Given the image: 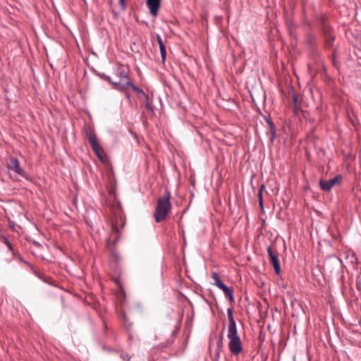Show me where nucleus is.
<instances>
[{
	"label": "nucleus",
	"instance_id": "1",
	"mask_svg": "<svg viewBox=\"0 0 361 361\" xmlns=\"http://www.w3.org/2000/svg\"><path fill=\"white\" fill-rule=\"evenodd\" d=\"M113 198L109 204V209L111 213V234L106 241L109 249L111 251L115 259L118 258L117 254L113 250V245L119 240L121 229L125 225V218L123 214L121 202L116 199L113 190L110 192Z\"/></svg>",
	"mask_w": 361,
	"mask_h": 361
},
{
	"label": "nucleus",
	"instance_id": "2",
	"mask_svg": "<svg viewBox=\"0 0 361 361\" xmlns=\"http://www.w3.org/2000/svg\"><path fill=\"white\" fill-rule=\"evenodd\" d=\"M170 198V192H167L164 197L158 199L154 213V217L157 223L164 221L169 215L171 209Z\"/></svg>",
	"mask_w": 361,
	"mask_h": 361
},
{
	"label": "nucleus",
	"instance_id": "3",
	"mask_svg": "<svg viewBox=\"0 0 361 361\" xmlns=\"http://www.w3.org/2000/svg\"><path fill=\"white\" fill-rule=\"evenodd\" d=\"M228 349L231 355L238 356L243 351V343L238 335L237 329L228 330Z\"/></svg>",
	"mask_w": 361,
	"mask_h": 361
},
{
	"label": "nucleus",
	"instance_id": "4",
	"mask_svg": "<svg viewBox=\"0 0 361 361\" xmlns=\"http://www.w3.org/2000/svg\"><path fill=\"white\" fill-rule=\"evenodd\" d=\"M92 149L106 170L111 169L110 161L97 138L92 133Z\"/></svg>",
	"mask_w": 361,
	"mask_h": 361
},
{
	"label": "nucleus",
	"instance_id": "5",
	"mask_svg": "<svg viewBox=\"0 0 361 361\" xmlns=\"http://www.w3.org/2000/svg\"><path fill=\"white\" fill-rule=\"evenodd\" d=\"M116 75L118 77L116 80H111L110 77H106V79L115 88L123 90L126 88V85L129 82L127 71L123 66H120L116 68Z\"/></svg>",
	"mask_w": 361,
	"mask_h": 361
},
{
	"label": "nucleus",
	"instance_id": "6",
	"mask_svg": "<svg viewBox=\"0 0 361 361\" xmlns=\"http://www.w3.org/2000/svg\"><path fill=\"white\" fill-rule=\"evenodd\" d=\"M8 169L23 178L28 180V175L25 171L20 166V161L16 157H11L8 163Z\"/></svg>",
	"mask_w": 361,
	"mask_h": 361
},
{
	"label": "nucleus",
	"instance_id": "7",
	"mask_svg": "<svg viewBox=\"0 0 361 361\" xmlns=\"http://www.w3.org/2000/svg\"><path fill=\"white\" fill-rule=\"evenodd\" d=\"M341 180H342V176L341 175H338V176H335L334 178H333L330 180H321L319 182V185H320L321 188L324 191L329 192L331 190V188L335 185H339L341 183Z\"/></svg>",
	"mask_w": 361,
	"mask_h": 361
},
{
	"label": "nucleus",
	"instance_id": "8",
	"mask_svg": "<svg viewBox=\"0 0 361 361\" xmlns=\"http://www.w3.org/2000/svg\"><path fill=\"white\" fill-rule=\"evenodd\" d=\"M146 4L151 16L156 18L161 7V0H146Z\"/></svg>",
	"mask_w": 361,
	"mask_h": 361
},
{
	"label": "nucleus",
	"instance_id": "9",
	"mask_svg": "<svg viewBox=\"0 0 361 361\" xmlns=\"http://www.w3.org/2000/svg\"><path fill=\"white\" fill-rule=\"evenodd\" d=\"M268 255L270 259L271 263L272 264L275 272L279 274L281 271L280 262L277 255L271 247L267 248Z\"/></svg>",
	"mask_w": 361,
	"mask_h": 361
},
{
	"label": "nucleus",
	"instance_id": "10",
	"mask_svg": "<svg viewBox=\"0 0 361 361\" xmlns=\"http://www.w3.org/2000/svg\"><path fill=\"white\" fill-rule=\"evenodd\" d=\"M157 41L159 46L162 61L164 62L166 60V51L165 46L163 43V41L161 39V37L159 35H157Z\"/></svg>",
	"mask_w": 361,
	"mask_h": 361
},
{
	"label": "nucleus",
	"instance_id": "11",
	"mask_svg": "<svg viewBox=\"0 0 361 361\" xmlns=\"http://www.w3.org/2000/svg\"><path fill=\"white\" fill-rule=\"evenodd\" d=\"M228 319V330L237 329V326L235 322L233 317V311L231 309L227 310Z\"/></svg>",
	"mask_w": 361,
	"mask_h": 361
},
{
	"label": "nucleus",
	"instance_id": "12",
	"mask_svg": "<svg viewBox=\"0 0 361 361\" xmlns=\"http://www.w3.org/2000/svg\"><path fill=\"white\" fill-rule=\"evenodd\" d=\"M212 279L214 281V285L216 286L219 289H221L224 285H225L224 282L219 279L216 273H213Z\"/></svg>",
	"mask_w": 361,
	"mask_h": 361
},
{
	"label": "nucleus",
	"instance_id": "13",
	"mask_svg": "<svg viewBox=\"0 0 361 361\" xmlns=\"http://www.w3.org/2000/svg\"><path fill=\"white\" fill-rule=\"evenodd\" d=\"M222 340H223V336H221V338L217 341L216 351L221 352L223 350L224 344H223Z\"/></svg>",
	"mask_w": 361,
	"mask_h": 361
},
{
	"label": "nucleus",
	"instance_id": "14",
	"mask_svg": "<svg viewBox=\"0 0 361 361\" xmlns=\"http://www.w3.org/2000/svg\"><path fill=\"white\" fill-rule=\"evenodd\" d=\"M127 87H130L133 90L136 91L137 92L142 93L144 94V92L142 90L137 87L136 86H135L132 82H130V81L128 82V83L126 84V88Z\"/></svg>",
	"mask_w": 361,
	"mask_h": 361
},
{
	"label": "nucleus",
	"instance_id": "15",
	"mask_svg": "<svg viewBox=\"0 0 361 361\" xmlns=\"http://www.w3.org/2000/svg\"><path fill=\"white\" fill-rule=\"evenodd\" d=\"M226 297L228 298L231 302L234 301L233 295V290L231 288H229L227 292H224Z\"/></svg>",
	"mask_w": 361,
	"mask_h": 361
},
{
	"label": "nucleus",
	"instance_id": "16",
	"mask_svg": "<svg viewBox=\"0 0 361 361\" xmlns=\"http://www.w3.org/2000/svg\"><path fill=\"white\" fill-rule=\"evenodd\" d=\"M35 275H36L38 278H39L41 280L44 281V282L48 283H50V282H49V281L47 279V277H45L43 274H40L39 272H38V271H35Z\"/></svg>",
	"mask_w": 361,
	"mask_h": 361
},
{
	"label": "nucleus",
	"instance_id": "17",
	"mask_svg": "<svg viewBox=\"0 0 361 361\" xmlns=\"http://www.w3.org/2000/svg\"><path fill=\"white\" fill-rule=\"evenodd\" d=\"M3 243L8 247L10 251L13 250L12 244L8 241V240L6 237L3 238Z\"/></svg>",
	"mask_w": 361,
	"mask_h": 361
},
{
	"label": "nucleus",
	"instance_id": "18",
	"mask_svg": "<svg viewBox=\"0 0 361 361\" xmlns=\"http://www.w3.org/2000/svg\"><path fill=\"white\" fill-rule=\"evenodd\" d=\"M263 185L262 186V188L259 192V204L261 206L262 208H263V200H262V189H263Z\"/></svg>",
	"mask_w": 361,
	"mask_h": 361
},
{
	"label": "nucleus",
	"instance_id": "19",
	"mask_svg": "<svg viewBox=\"0 0 361 361\" xmlns=\"http://www.w3.org/2000/svg\"><path fill=\"white\" fill-rule=\"evenodd\" d=\"M123 319L124 324L126 326V328H130L131 326V324L128 325L127 324V319H126V315L125 313L123 314Z\"/></svg>",
	"mask_w": 361,
	"mask_h": 361
},
{
	"label": "nucleus",
	"instance_id": "20",
	"mask_svg": "<svg viewBox=\"0 0 361 361\" xmlns=\"http://www.w3.org/2000/svg\"><path fill=\"white\" fill-rule=\"evenodd\" d=\"M118 1H119V4L121 6L122 9L126 10V0H118Z\"/></svg>",
	"mask_w": 361,
	"mask_h": 361
},
{
	"label": "nucleus",
	"instance_id": "21",
	"mask_svg": "<svg viewBox=\"0 0 361 361\" xmlns=\"http://www.w3.org/2000/svg\"><path fill=\"white\" fill-rule=\"evenodd\" d=\"M85 133L87 140L90 142V132H88L87 130H85Z\"/></svg>",
	"mask_w": 361,
	"mask_h": 361
},
{
	"label": "nucleus",
	"instance_id": "22",
	"mask_svg": "<svg viewBox=\"0 0 361 361\" xmlns=\"http://www.w3.org/2000/svg\"><path fill=\"white\" fill-rule=\"evenodd\" d=\"M122 357L123 360H127V361H129L130 359V357L127 354L122 355Z\"/></svg>",
	"mask_w": 361,
	"mask_h": 361
},
{
	"label": "nucleus",
	"instance_id": "23",
	"mask_svg": "<svg viewBox=\"0 0 361 361\" xmlns=\"http://www.w3.org/2000/svg\"><path fill=\"white\" fill-rule=\"evenodd\" d=\"M275 137V132L274 130H271V137L270 138L271 142H273Z\"/></svg>",
	"mask_w": 361,
	"mask_h": 361
},
{
	"label": "nucleus",
	"instance_id": "24",
	"mask_svg": "<svg viewBox=\"0 0 361 361\" xmlns=\"http://www.w3.org/2000/svg\"><path fill=\"white\" fill-rule=\"evenodd\" d=\"M220 353L221 352L216 351L215 355H214V358H215L216 360H219V355H220Z\"/></svg>",
	"mask_w": 361,
	"mask_h": 361
},
{
	"label": "nucleus",
	"instance_id": "25",
	"mask_svg": "<svg viewBox=\"0 0 361 361\" xmlns=\"http://www.w3.org/2000/svg\"><path fill=\"white\" fill-rule=\"evenodd\" d=\"M230 288L226 286V285H224V286L221 288V290H222L224 292L226 291L229 289Z\"/></svg>",
	"mask_w": 361,
	"mask_h": 361
},
{
	"label": "nucleus",
	"instance_id": "26",
	"mask_svg": "<svg viewBox=\"0 0 361 361\" xmlns=\"http://www.w3.org/2000/svg\"><path fill=\"white\" fill-rule=\"evenodd\" d=\"M230 288L226 286V285H224V286L221 288V290H222L224 292L226 291L229 289Z\"/></svg>",
	"mask_w": 361,
	"mask_h": 361
},
{
	"label": "nucleus",
	"instance_id": "27",
	"mask_svg": "<svg viewBox=\"0 0 361 361\" xmlns=\"http://www.w3.org/2000/svg\"><path fill=\"white\" fill-rule=\"evenodd\" d=\"M176 331H173V332H172V336H176Z\"/></svg>",
	"mask_w": 361,
	"mask_h": 361
}]
</instances>
